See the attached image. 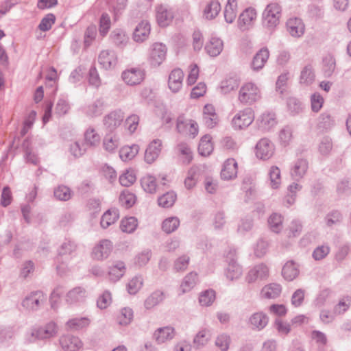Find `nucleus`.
Returning <instances> with one entry per match:
<instances>
[{"mask_svg": "<svg viewBox=\"0 0 351 351\" xmlns=\"http://www.w3.org/2000/svg\"><path fill=\"white\" fill-rule=\"evenodd\" d=\"M105 269L108 270V276L112 281L119 280L125 271V267L123 265H110Z\"/></svg>", "mask_w": 351, "mask_h": 351, "instance_id": "de8ad7c7", "label": "nucleus"}, {"mask_svg": "<svg viewBox=\"0 0 351 351\" xmlns=\"http://www.w3.org/2000/svg\"><path fill=\"white\" fill-rule=\"evenodd\" d=\"M104 110V101L101 98L87 104L83 107V112L89 118L99 117Z\"/></svg>", "mask_w": 351, "mask_h": 351, "instance_id": "aec40b11", "label": "nucleus"}, {"mask_svg": "<svg viewBox=\"0 0 351 351\" xmlns=\"http://www.w3.org/2000/svg\"><path fill=\"white\" fill-rule=\"evenodd\" d=\"M180 219L177 217H170L165 219L162 223V230L167 234L176 231L180 226Z\"/></svg>", "mask_w": 351, "mask_h": 351, "instance_id": "6e6d98bb", "label": "nucleus"}, {"mask_svg": "<svg viewBox=\"0 0 351 351\" xmlns=\"http://www.w3.org/2000/svg\"><path fill=\"white\" fill-rule=\"evenodd\" d=\"M176 128L178 132L185 134L192 138H195L199 132L197 123L191 119L184 121L179 118L177 121Z\"/></svg>", "mask_w": 351, "mask_h": 351, "instance_id": "6ab92c4d", "label": "nucleus"}, {"mask_svg": "<svg viewBox=\"0 0 351 351\" xmlns=\"http://www.w3.org/2000/svg\"><path fill=\"white\" fill-rule=\"evenodd\" d=\"M238 172L237 162L234 158L227 159L223 165L221 177L223 180H230L237 178Z\"/></svg>", "mask_w": 351, "mask_h": 351, "instance_id": "4be33fe9", "label": "nucleus"}, {"mask_svg": "<svg viewBox=\"0 0 351 351\" xmlns=\"http://www.w3.org/2000/svg\"><path fill=\"white\" fill-rule=\"evenodd\" d=\"M120 144V138L117 134H108L103 140L104 149L109 152H114Z\"/></svg>", "mask_w": 351, "mask_h": 351, "instance_id": "e433bc0d", "label": "nucleus"}, {"mask_svg": "<svg viewBox=\"0 0 351 351\" xmlns=\"http://www.w3.org/2000/svg\"><path fill=\"white\" fill-rule=\"evenodd\" d=\"M156 19L160 27H165L169 25L174 18L173 10L167 5H159L155 8Z\"/></svg>", "mask_w": 351, "mask_h": 351, "instance_id": "ddd939ff", "label": "nucleus"}, {"mask_svg": "<svg viewBox=\"0 0 351 351\" xmlns=\"http://www.w3.org/2000/svg\"><path fill=\"white\" fill-rule=\"evenodd\" d=\"M211 337L210 332L206 329L199 331L193 339V343L197 347L205 346Z\"/></svg>", "mask_w": 351, "mask_h": 351, "instance_id": "69168bd1", "label": "nucleus"}, {"mask_svg": "<svg viewBox=\"0 0 351 351\" xmlns=\"http://www.w3.org/2000/svg\"><path fill=\"white\" fill-rule=\"evenodd\" d=\"M269 316L263 311L255 312L248 319V324L252 330L260 331L269 323Z\"/></svg>", "mask_w": 351, "mask_h": 351, "instance_id": "a211bd4d", "label": "nucleus"}, {"mask_svg": "<svg viewBox=\"0 0 351 351\" xmlns=\"http://www.w3.org/2000/svg\"><path fill=\"white\" fill-rule=\"evenodd\" d=\"M223 49V43L217 37H211L205 46V50L211 57L218 56Z\"/></svg>", "mask_w": 351, "mask_h": 351, "instance_id": "c756f323", "label": "nucleus"}, {"mask_svg": "<svg viewBox=\"0 0 351 351\" xmlns=\"http://www.w3.org/2000/svg\"><path fill=\"white\" fill-rule=\"evenodd\" d=\"M124 119V112L121 110H115L104 116L103 124L106 130L112 132L122 125Z\"/></svg>", "mask_w": 351, "mask_h": 351, "instance_id": "1a4fd4ad", "label": "nucleus"}, {"mask_svg": "<svg viewBox=\"0 0 351 351\" xmlns=\"http://www.w3.org/2000/svg\"><path fill=\"white\" fill-rule=\"evenodd\" d=\"M286 30L292 38H300L305 34L306 26L301 18L292 16L287 20Z\"/></svg>", "mask_w": 351, "mask_h": 351, "instance_id": "0eeeda50", "label": "nucleus"}, {"mask_svg": "<svg viewBox=\"0 0 351 351\" xmlns=\"http://www.w3.org/2000/svg\"><path fill=\"white\" fill-rule=\"evenodd\" d=\"M162 149V141L160 139H154L147 146L144 160L146 163L151 165L154 163L160 156Z\"/></svg>", "mask_w": 351, "mask_h": 351, "instance_id": "f8f14e48", "label": "nucleus"}, {"mask_svg": "<svg viewBox=\"0 0 351 351\" xmlns=\"http://www.w3.org/2000/svg\"><path fill=\"white\" fill-rule=\"evenodd\" d=\"M221 8V5L218 1H210L204 9V16L209 20L215 19L220 12Z\"/></svg>", "mask_w": 351, "mask_h": 351, "instance_id": "79ce46f5", "label": "nucleus"}, {"mask_svg": "<svg viewBox=\"0 0 351 351\" xmlns=\"http://www.w3.org/2000/svg\"><path fill=\"white\" fill-rule=\"evenodd\" d=\"M112 250V243L108 239H103L97 244L92 252L93 258L97 261H102L107 258Z\"/></svg>", "mask_w": 351, "mask_h": 351, "instance_id": "dca6fc26", "label": "nucleus"}, {"mask_svg": "<svg viewBox=\"0 0 351 351\" xmlns=\"http://www.w3.org/2000/svg\"><path fill=\"white\" fill-rule=\"evenodd\" d=\"M57 326L54 322H50L44 327L33 329L26 334V339L29 342L36 339H48L57 333Z\"/></svg>", "mask_w": 351, "mask_h": 351, "instance_id": "423d86ee", "label": "nucleus"}, {"mask_svg": "<svg viewBox=\"0 0 351 351\" xmlns=\"http://www.w3.org/2000/svg\"><path fill=\"white\" fill-rule=\"evenodd\" d=\"M151 26L148 21H142L136 27L134 34L133 39L137 43H142L146 40L150 34Z\"/></svg>", "mask_w": 351, "mask_h": 351, "instance_id": "bb28decb", "label": "nucleus"}, {"mask_svg": "<svg viewBox=\"0 0 351 351\" xmlns=\"http://www.w3.org/2000/svg\"><path fill=\"white\" fill-rule=\"evenodd\" d=\"M198 281L197 274L191 272L186 275L183 279L180 287V294H184L191 291Z\"/></svg>", "mask_w": 351, "mask_h": 351, "instance_id": "58836bf2", "label": "nucleus"}, {"mask_svg": "<svg viewBox=\"0 0 351 351\" xmlns=\"http://www.w3.org/2000/svg\"><path fill=\"white\" fill-rule=\"evenodd\" d=\"M203 121L209 128H215L219 123V117L216 113L215 107L211 104H206L203 108Z\"/></svg>", "mask_w": 351, "mask_h": 351, "instance_id": "412c9836", "label": "nucleus"}, {"mask_svg": "<svg viewBox=\"0 0 351 351\" xmlns=\"http://www.w3.org/2000/svg\"><path fill=\"white\" fill-rule=\"evenodd\" d=\"M257 16L258 13L254 8L248 7L245 8L239 16L237 27L241 32L251 29L254 26Z\"/></svg>", "mask_w": 351, "mask_h": 351, "instance_id": "20e7f679", "label": "nucleus"}, {"mask_svg": "<svg viewBox=\"0 0 351 351\" xmlns=\"http://www.w3.org/2000/svg\"><path fill=\"white\" fill-rule=\"evenodd\" d=\"M239 86V80L236 77H229L221 81L220 84L221 92L228 94L237 89Z\"/></svg>", "mask_w": 351, "mask_h": 351, "instance_id": "c03bdc74", "label": "nucleus"}, {"mask_svg": "<svg viewBox=\"0 0 351 351\" xmlns=\"http://www.w3.org/2000/svg\"><path fill=\"white\" fill-rule=\"evenodd\" d=\"M136 180V176L134 170L127 169L119 176V182L122 186H130L133 184Z\"/></svg>", "mask_w": 351, "mask_h": 351, "instance_id": "e2e57ef3", "label": "nucleus"}, {"mask_svg": "<svg viewBox=\"0 0 351 351\" xmlns=\"http://www.w3.org/2000/svg\"><path fill=\"white\" fill-rule=\"evenodd\" d=\"M145 73L143 69L133 67L123 71L121 78L129 86L140 84L145 79Z\"/></svg>", "mask_w": 351, "mask_h": 351, "instance_id": "6e6552de", "label": "nucleus"}, {"mask_svg": "<svg viewBox=\"0 0 351 351\" xmlns=\"http://www.w3.org/2000/svg\"><path fill=\"white\" fill-rule=\"evenodd\" d=\"M177 149L180 160L183 164L188 165L193 160V153L191 147L184 143H180Z\"/></svg>", "mask_w": 351, "mask_h": 351, "instance_id": "a18cd8bd", "label": "nucleus"}, {"mask_svg": "<svg viewBox=\"0 0 351 351\" xmlns=\"http://www.w3.org/2000/svg\"><path fill=\"white\" fill-rule=\"evenodd\" d=\"M86 297V289L82 287H77L66 294L65 300L69 304H75L84 302Z\"/></svg>", "mask_w": 351, "mask_h": 351, "instance_id": "5701e85b", "label": "nucleus"}, {"mask_svg": "<svg viewBox=\"0 0 351 351\" xmlns=\"http://www.w3.org/2000/svg\"><path fill=\"white\" fill-rule=\"evenodd\" d=\"M254 112L251 108H245L238 111L231 120V125L234 130H243L254 121Z\"/></svg>", "mask_w": 351, "mask_h": 351, "instance_id": "7ed1b4c3", "label": "nucleus"}, {"mask_svg": "<svg viewBox=\"0 0 351 351\" xmlns=\"http://www.w3.org/2000/svg\"><path fill=\"white\" fill-rule=\"evenodd\" d=\"M60 343L64 351H79L83 346L78 337L69 335L62 337Z\"/></svg>", "mask_w": 351, "mask_h": 351, "instance_id": "393cba45", "label": "nucleus"}, {"mask_svg": "<svg viewBox=\"0 0 351 351\" xmlns=\"http://www.w3.org/2000/svg\"><path fill=\"white\" fill-rule=\"evenodd\" d=\"M275 146L274 143L268 138H261L255 147V154L258 158L261 160H268L274 154Z\"/></svg>", "mask_w": 351, "mask_h": 351, "instance_id": "9b49d317", "label": "nucleus"}, {"mask_svg": "<svg viewBox=\"0 0 351 351\" xmlns=\"http://www.w3.org/2000/svg\"><path fill=\"white\" fill-rule=\"evenodd\" d=\"M112 43L117 47L123 48L129 42V36L125 32L121 29H116L110 34Z\"/></svg>", "mask_w": 351, "mask_h": 351, "instance_id": "473e14b6", "label": "nucleus"}, {"mask_svg": "<svg viewBox=\"0 0 351 351\" xmlns=\"http://www.w3.org/2000/svg\"><path fill=\"white\" fill-rule=\"evenodd\" d=\"M268 224L272 232L279 233L282 229V216L276 213H272L268 218Z\"/></svg>", "mask_w": 351, "mask_h": 351, "instance_id": "864d4df0", "label": "nucleus"}, {"mask_svg": "<svg viewBox=\"0 0 351 351\" xmlns=\"http://www.w3.org/2000/svg\"><path fill=\"white\" fill-rule=\"evenodd\" d=\"M269 275V270L267 265H254L248 271L245 280L248 283H252L256 280H266Z\"/></svg>", "mask_w": 351, "mask_h": 351, "instance_id": "4468645a", "label": "nucleus"}, {"mask_svg": "<svg viewBox=\"0 0 351 351\" xmlns=\"http://www.w3.org/2000/svg\"><path fill=\"white\" fill-rule=\"evenodd\" d=\"M53 195L56 199L66 202L71 199L73 192L69 187L61 184L54 189Z\"/></svg>", "mask_w": 351, "mask_h": 351, "instance_id": "09e8293b", "label": "nucleus"}, {"mask_svg": "<svg viewBox=\"0 0 351 351\" xmlns=\"http://www.w3.org/2000/svg\"><path fill=\"white\" fill-rule=\"evenodd\" d=\"M237 1L228 0L224 8L223 15L224 19L228 23H232L237 15Z\"/></svg>", "mask_w": 351, "mask_h": 351, "instance_id": "c9c22d12", "label": "nucleus"}, {"mask_svg": "<svg viewBox=\"0 0 351 351\" xmlns=\"http://www.w3.org/2000/svg\"><path fill=\"white\" fill-rule=\"evenodd\" d=\"M242 274L243 269L241 265H228L226 269V276L230 280L238 279Z\"/></svg>", "mask_w": 351, "mask_h": 351, "instance_id": "338daca9", "label": "nucleus"}, {"mask_svg": "<svg viewBox=\"0 0 351 351\" xmlns=\"http://www.w3.org/2000/svg\"><path fill=\"white\" fill-rule=\"evenodd\" d=\"M98 62L103 69H112L118 62L117 54L114 50H102L99 54Z\"/></svg>", "mask_w": 351, "mask_h": 351, "instance_id": "f3484780", "label": "nucleus"}, {"mask_svg": "<svg viewBox=\"0 0 351 351\" xmlns=\"http://www.w3.org/2000/svg\"><path fill=\"white\" fill-rule=\"evenodd\" d=\"M47 297L40 291L28 294L22 301V306L29 311H35L40 308L46 301Z\"/></svg>", "mask_w": 351, "mask_h": 351, "instance_id": "9d476101", "label": "nucleus"}, {"mask_svg": "<svg viewBox=\"0 0 351 351\" xmlns=\"http://www.w3.org/2000/svg\"><path fill=\"white\" fill-rule=\"evenodd\" d=\"M215 300V292L213 289L202 292L199 298V302L202 306H210Z\"/></svg>", "mask_w": 351, "mask_h": 351, "instance_id": "774afa93", "label": "nucleus"}, {"mask_svg": "<svg viewBox=\"0 0 351 351\" xmlns=\"http://www.w3.org/2000/svg\"><path fill=\"white\" fill-rule=\"evenodd\" d=\"M184 77V72L180 69H174L170 72L167 85L171 93H178L181 90L183 86Z\"/></svg>", "mask_w": 351, "mask_h": 351, "instance_id": "2eb2a0df", "label": "nucleus"}, {"mask_svg": "<svg viewBox=\"0 0 351 351\" xmlns=\"http://www.w3.org/2000/svg\"><path fill=\"white\" fill-rule=\"evenodd\" d=\"M176 198V194L173 191H169L158 198V204L162 208H170L174 204Z\"/></svg>", "mask_w": 351, "mask_h": 351, "instance_id": "052dcab7", "label": "nucleus"}, {"mask_svg": "<svg viewBox=\"0 0 351 351\" xmlns=\"http://www.w3.org/2000/svg\"><path fill=\"white\" fill-rule=\"evenodd\" d=\"M90 320L88 317L73 318L66 322V326L70 330H78L89 326Z\"/></svg>", "mask_w": 351, "mask_h": 351, "instance_id": "603ef678", "label": "nucleus"}, {"mask_svg": "<svg viewBox=\"0 0 351 351\" xmlns=\"http://www.w3.org/2000/svg\"><path fill=\"white\" fill-rule=\"evenodd\" d=\"M343 219L342 213L336 209L329 211L324 217V223L328 228L339 225Z\"/></svg>", "mask_w": 351, "mask_h": 351, "instance_id": "4c0bfd02", "label": "nucleus"}, {"mask_svg": "<svg viewBox=\"0 0 351 351\" xmlns=\"http://www.w3.org/2000/svg\"><path fill=\"white\" fill-rule=\"evenodd\" d=\"M261 99V90L254 82L244 83L238 93V101L243 105H252Z\"/></svg>", "mask_w": 351, "mask_h": 351, "instance_id": "f03ea898", "label": "nucleus"}, {"mask_svg": "<svg viewBox=\"0 0 351 351\" xmlns=\"http://www.w3.org/2000/svg\"><path fill=\"white\" fill-rule=\"evenodd\" d=\"M282 16V6L278 2L268 3L261 14L263 26L267 29L274 30L280 23Z\"/></svg>", "mask_w": 351, "mask_h": 351, "instance_id": "f257e3e1", "label": "nucleus"}, {"mask_svg": "<svg viewBox=\"0 0 351 351\" xmlns=\"http://www.w3.org/2000/svg\"><path fill=\"white\" fill-rule=\"evenodd\" d=\"M282 291V287L280 284L271 282L265 285L261 289L260 295L264 299H276L280 296Z\"/></svg>", "mask_w": 351, "mask_h": 351, "instance_id": "b1692460", "label": "nucleus"}, {"mask_svg": "<svg viewBox=\"0 0 351 351\" xmlns=\"http://www.w3.org/2000/svg\"><path fill=\"white\" fill-rule=\"evenodd\" d=\"M315 80V74L310 66H306L302 70L300 77V83L304 86L311 85Z\"/></svg>", "mask_w": 351, "mask_h": 351, "instance_id": "bf43d9fd", "label": "nucleus"}, {"mask_svg": "<svg viewBox=\"0 0 351 351\" xmlns=\"http://www.w3.org/2000/svg\"><path fill=\"white\" fill-rule=\"evenodd\" d=\"M165 298V293L161 291H156L147 298L145 301V306L147 309H151L162 302Z\"/></svg>", "mask_w": 351, "mask_h": 351, "instance_id": "49530a36", "label": "nucleus"}, {"mask_svg": "<svg viewBox=\"0 0 351 351\" xmlns=\"http://www.w3.org/2000/svg\"><path fill=\"white\" fill-rule=\"evenodd\" d=\"M300 271L296 265H284L282 269V277L287 281H292L299 274Z\"/></svg>", "mask_w": 351, "mask_h": 351, "instance_id": "680f3d73", "label": "nucleus"}, {"mask_svg": "<svg viewBox=\"0 0 351 351\" xmlns=\"http://www.w3.org/2000/svg\"><path fill=\"white\" fill-rule=\"evenodd\" d=\"M138 225V219L134 217H125L120 222V229L127 234L133 233Z\"/></svg>", "mask_w": 351, "mask_h": 351, "instance_id": "ea45409f", "label": "nucleus"}, {"mask_svg": "<svg viewBox=\"0 0 351 351\" xmlns=\"http://www.w3.org/2000/svg\"><path fill=\"white\" fill-rule=\"evenodd\" d=\"M84 139L85 145L95 147L100 143L101 136L95 128L88 127L84 132Z\"/></svg>", "mask_w": 351, "mask_h": 351, "instance_id": "7c9ffc66", "label": "nucleus"}, {"mask_svg": "<svg viewBox=\"0 0 351 351\" xmlns=\"http://www.w3.org/2000/svg\"><path fill=\"white\" fill-rule=\"evenodd\" d=\"M76 249L77 245L74 241L66 239L58 249V254L60 256L69 255L74 252Z\"/></svg>", "mask_w": 351, "mask_h": 351, "instance_id": "0e129e2a", "label": "nucleus"}, {"mask_svg": "<svg viewBox=\"0 0 351 351\" xmlns=\"http://www.w3.org/2000/svg\"><path fill=\"white\" fill-rule=\"evenodd\" d=\"M134 314L132 308L128 307L123 308L117 315V322L121 326H127L133 319Z\"/></svg>", "mask_w": 351, "mask_h": 351, "instance_id": "8fccbe9b", "label": "nucleus"}, {"mask_svg": "<svg viewBox=\"0 0 351 351\" xmlns=\"http://www.w3.org/2000/svg\"><path fill=\"white\" fill-rule=\"evenodd\" d=\"M269 184L272 189H278L282 184L281 171L278 167L271 166L268 171Z\"/></svg>", "mask_w": 351, "mask_h": 351, "instance_id": "f704fd0d", "label": "nucleus"}, {"mask_svg": "<svg viewBox=\"0 0 351 351\" xmlns=\"http://www.w3.org/2000/svg\"><path fill=\"white\" fill-rule=\"evenodd\" d=\"M119 217V212L116 208H112L107 210L102 215L101 219V226L103 228H107L110 225L114 223Z\"/></svg>", "mask_w": 351, "mask_h": 351, "instance_id": "a19ab883", "label": "nucleus"}, {"mask_svg": "<svg viewBox=\"0 0 351 351\" xmlns=\"http://www.w3.org/2000/svg\"><path fill=\"white\" fill-rule=\"evenodd\" d=\"M258 128L263 131H269L277 124L276 114L272 112H264L258 119Z\"/></svg>", "mask_w": 351, "mask_h": 351, "instance_id": "cd10ccee", "label": "nucleus"}, {"mask_svg": "<svg viewBox=\"0 0 351 351\" xmlns=\"http://www.w3.org/2000/svg\"><path fill=\"white\" fill-rule=\"evenodd\" d=\"M167 47L161 43H155L151 47L148 56V62L152 67L160 66L167 56Z\"/></svg>", "mask_w": 351, "mask_h": 351, "instance_id": "39448f33", "label": "nucleus"}, {"mask_svg": "<svg viewBox=\"0 0 351 351\" xmlns=\"http://www.w3.org/2000/svg\"><path fill=\"white\" fill-rule=\"evenodd\" d=\"M139 150L140 147L136 144L124 145L119 150V158L122 161H130L136 157Z\"/></svg>", "mask_w": 351, "mask_h": 351, "instance_id": "72a5a7b5", "label": "nucleus"}, {"mask_svg": "<svg viewBox=\"0 0 351 351\" xmlns=\"http://www.w3.org/2000/svg\"><path fill=\"white\" fill-rule=\"evenodd\" d=\"M119 200L122 206L129 208L135 204L136 196L130 191L124 190L121 193Z\"/></svg>", "mask_w": 351, "mask_h": 351, "instance_id": "13d9d810", "label": "nucleus"}, {"mask_svg": "<svg viewBox=\"0 0 351 351\" xmlns=\"http://www.w3.org/2000/svg\"><path fill=\"white\" fill-rule=\"evenodd\" d=\"M199 178V169L197 167H192L187 172L184 180V186L187 189H193L197 184Z\"/></svg>", "mask_w": 351, "mask_h": 351, "instance_id": "5fc2aeb1", "label": "nucleus"}, {"mask_svg": "<svg viewBox=\"0 0 351 351\" xmlns=\"http://www.w3.org/2000/svg\"><path fill=\"white\" fill-rule=\"evenodd\" d=\"M308 164L306 160L303 158L298 159L294 162L291 169V176L296 180L301 179L306 173Z\"/></svg>", "mask_w": 351, "mask_h": 351, "instance_id": "2f4dec72", "label": "nucleus"}, {"mask_svg": "<svg viewBox=\"0 0 351 351\" xmlns=\"http://www.w3.org/2000/svg\"><path fill=\"white\" fill-rule=\"evenodd\" d=\"M212 138L210 135L204 136L199 142L198 151L202 156H209L213 150Z\"/></svg>", "mask_w": 351, "mask_h": 351, "instance_id": "3c124183", "label": "nucleus"}, {"mask_svg": "<svg viewBox=\"0 0 351 351\" xmlns=\"http://www.w3.org/2000/svg\"><path fill=\"white\" fill-rule=\"evenodd\" d=\"M141 184L146 193L152 194L156 192V179L150 174H147L141 179Z\"/></svg>", "mask_w": 351, "mask_h": 351, "instance_id": "37998d69", "label": "nucleus"}, {"mask_svg": "<svg viewBox=\"0 0 351 351\" xmlns=\"http://www.w3.org/2000/svg\"><path fill=\"white\" fill-rule=\"evenodd\" d=\"M269 51L267 48L261 49L254 56L252 62V69L254 71H260L262 69L268 60Z\"/></svg>", "mask_w": 351, "mask_h": 351, "instance_id": "c85d7f7f", "label": "nucleus"}, {"mask_svg": "<svg viewBox=\"0 0 351 351\" xmlns=\"http://www.w3.org/2000/svg\"><path fill=\"white\" fill-rule=\"evenodd\" d=\"M176 335L174 328L171 326L161 327L154 332V339L158 344L164 343L171 340Z\"/></svg>", "mask_w": 351, "mask_h": 351, "instance_id": "a878e982", "label": "nucleus"}, {"mask_svg": "<svg viewBox=\"0 0 351 351\" xmlns=\"http://www.w3.org/2000/svg\"><path fill=\"white\" fill-rule=\"evenodd\" d=\"M293 128L289 125H285L281 128L278 134L280 143L284 146L289 145L293 138Z\"/></svg>", "mask_w": 351, "mask_h": 351, "instance_id": "4d7b16f0", "label": "nucleus"}]
</instances>
